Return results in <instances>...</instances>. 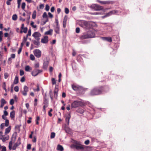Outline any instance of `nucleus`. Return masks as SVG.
I'll use <instances>...</instances> for the list:
<instances>
[{"mask_svg": "<svg viewBox=\"0 0 151 151\" xmlns=\"http://www.w3.org/2000/svg\"><path fill=\"white\" fill-rule=\"evenodd\" d=\"M106 87L101 86L94 88L91 89L89 94L91 96H94L101 94L102 92L105 91Z\"/></svg>", "mask_w": 151, "mask_h": 151, "instance_id": "obj_1", "label": "nucleus"}, {"mask_svg": "<svg viewBox=\"0 0 151 151\" xmlns=\"http://www.w3.org/2000/svg\"><path fill=\"white\" fill-rule=\"evenodd\" d=\"M95 36V34L91 31H89L84 33L80 37V39L83 40L86 39L92 38Z\"/></svg>", "mask_w": 151, "mask_h": 151, "instance_id": "obj_2", "label": "nucleus"}, {"mask_svg": "<svg viewBox=\"0 0 151 151\" xmlns=\"http://www.w3.org/2000/svg\"><path fill=\"white\" fill-rule=\"evenodd\" d=\"M83 104V102L79 101H74L71 104L72 108H76L79 106H81Z\"/></svg>", "mask_w": 151, "mask_h": 151, "instance_id": "obj_3", "label": "nucleus"}, {"mask_svg": "<svg viewBox=\"0 0 151 151\" xmlns=\"http://www.w3.org/2000/svg\"><path fill=\"white\" fill-rule=\"evenodd\" d=\"M91 7L95 11H100L103 9V7L96 4H92Z\"/></svg>", "mask_w": 151, "mask_h": 151, "instance_id": "obj_4", "label": "nucleus"}, {"mask_svg": "<svg viewBox=\"0 0 151 151\" xmlns=\"http://www.w3.org/2000/svg\"><path fill=\"white\" fill-rule=\"evenodd\" d=\"M11 140L9 142V148L10 150L12 149V142H14L16 139V136L14 135V134H13L12 137H11Z\"/></svg>", "mask_w": 151, "mask_h": 151, "instance_id": "obj_5", "label": "nucleus"}, {"mask_svg": "<svg viewBox=\"0 0 151 151\" xmlns=\"http://www.w3.org/2000/svg\"><path fill=\"white\" fill-rule=\"evenodd\" d=\"M32 36L36 40H40V37L41 36V35L39 32H35L32 34Z\"/></svg>", "mask_w": 151, "mask_h": 151, "instance_id": "obj_6", "label": "nucleus"}, {"mask_svg": "<svg viewBox=\"0 0 151 151\" xmlns=\"http://www.w3.org/2000/svg\"><path fill=\"white\" fill-rule=\"evenodd\" d=\"M35 55L38 58H40L41 56V51L38 49H36L33 52Z\"/></svg>", "mask_w": 151, "mask_h": 151, "instance_id": "obj_7", "label": "nucleus"}, {"mask_svg": "<svg viewBox=\"0 0 151 151\" xmlns=\"http://www.w3.org/2000/svg\"><path fill=\"white\" fill-rule=\"evenodd\" d=\"M28 87L26 86H24V91L22 92V94L24 96H26L27 95V92L28 91Z\"/></svg>", "mask_w": 151, "mask_h": 151, "instance_id": "obj_8", "label": "nucleus"}, {"mask_svg": "<svg viewBox=\"0 0 151 151\" xmlns=\"http://www.w3.org/2000/svg\"><path fill=\"white\" fill-rule=\"evenodd\" d=\"M97 1L101 4H110L113 3L112 1H102L99 0H97Z\"/></svg>", "mask_w": 151, "mask_h": 151, "instance_id": "obj_9", "label": "nucleus"}, {"mask_svg": "<svg viewBox=\"0 0 151 151\" xmlns=\"http://www.w3.org/2000/svg\"><path fill=\"white\" fill-rule=\"evenodd\" d=\"M72 87L73 89L75 91H79L81 89L82 87L77 86L73 85H72Z\"/></svg>", "mask_w": 151, "mask_h": 151, "instance_id": "obj_10", "label": "nucleus"}, {"mask_svg": "<svg viewBox=\"0 0 151 151\" xmlns=\"http://www.w3.org/2000/svg\"><path fill=\"white\" fill-rule=\"evenodd\" d=\"M48 37L45 36L43 38L41 39V42L43 43H46L48 42Z\"/></svg>", "mask_w": 151, "mask_h": 151, "instance_id": "obj_11", "label": "nucleus"}, {"mask_svg": "<svg viewBox=\"0 0 151 151\" xmlns=\"http://www.w3.org/2000/svg\"><path fill=\"white\" fill-rule=\"evenodd\" d=\"M101 38L103 40L109 42H111L112 41V39L111 37H102Z\"/></svg>", "mask_w": 151, "mask_h": 151, "instance_id": "obj_12", "label": "nucleus"}, {"mask_svg": "<svg viewBox=\"0 0 151 151\" xmlns=\"http://www.w3.org/2000/svg\"><path fill=\"white\" fill-rule=\"evenodd\" d=\"M70 114H68V115L66 116L65 121L67 123L68 125H69V120L70 118Z\"/></svg>", "mask_w": 151, "mask_h": 151, "instance_id": "obj_13", "label": "nucleus"}, {"mask_svg": "<svg viewBox=\"0 0 151 151\" xmlns=\"http://www.w3.org/2000/svg\"><path fill=\"white\" fill-rule=\"evenodd\" d=\"M32 42H33L34 44L37 46L36 47H37L38 46H39L40 45V40H32Z\"/></svg>", "mask_w": 151, "mask_h": 151, "instance_id": "obj_14", "label": "nucleus"}, {"mask_svg": "<svg viewBox=\"0 0 151 151\" xmlns=\"http://www.w3.org/2000/svg\"><path fill=\"white\" fill-rule=\"evenodd\" d=\"M75 147L77 150H83L84 149V147L82 145H75Z\"/></svg>", "mask_w": 151, "mask_h": 151, "instance_id": "obj_15", "label": "nucleus"}, {"mask_svg": "<svg viewBox=\"0 0 151 151\" xmlns=\"http://www.w3.org/2000/svg\"><path fill=\"white\" fill-rule=\"evenodd\" d=\"M21 142H17L13 145L12 149L14 150H15L16 149L17 147L19 146Z\"/></svg>", "mask_w": 151, "mask_h": 151, "instance_id": "obj_16", "label": "nucleus"}, {"mask_svg": "<svg viewBox=\"0 0 151 151\" xmlns=\"http://www.w3.org/2000/svg\"><path fill=\"white\" fill-rule=\"evenodd\" d=\"M53 32V30L50 29L48 31L45 32V35H52V32Z\"/></svg>", "mask_w": 151, "mask_h": 151, "instance_id": "obj_17", "label": "nucleus"}, {"mask_svg": "<svg viewBox=\"0 0 151 151\" xmlns=\"http://www.w3.org/2000/svg\"><path fill=\"white\" fill-rule=\"evenodd\" d=\"M32 76H35L38 75L37 70L35 69L32 72Z\"/></svg>", "mask_w": 151, "mask_h": 151, "instance_id": "obj_18", "label": "nucleus"}, {"mask_svg": "<svg viewBox=\"0 0 151 151\" xmlns=\"http://www.w3.org/2000/svg\"><path fill=\"white\" fill-rule=\"evenodd\" d=\"M15 111H12L10 113V117L12 119H14L15 117Z\"/></svg>", "mask_w": 151, "mask_h": 151, "instance_id": "obj_19", "label": "nucleus"}, {"mask_svg": "<svg viewBox=\"0 0 151 151\" xmlns=\"http://www.w3.org/2000/svg\"><path fill=\"white\" fill-rule=\"evenodd\" d=\"M55 32L57 34H59L60 31V28L59 26H56V27L54 29Z\"/></svg>", "mask_w": 151, "mask_h": 151, "instance_id": "obj_20", "label": "nucleus"}, {"mask_svg": "<svg viewBox=\"0 0 151 151\" xmlns=\"http://www.w3.org/2000/svg\"><path fill=\"white\" fill-rule=\"evenodd\" d=\"M67 20V18L65 17L63 19V27L64 28H65L66 27Z\"/></svg>", "mask_w": 151, "mask_h": 151, "instance_id": "obj_21", "label": "nucleus"}, {"mask_svg": "<svg viewBox=\"0 0 151 151\" xmlns=\"http://www.w3.org/2000/svg\"><path fill=\"white\" fill-rule=\"evenodd\" d=\"M57 150L60 151H63V146L60 145H58L57 146Z\"/></svg>", "mask_w": 151, "mask_h": 151, "instance_id": "obj_22", "label": "nucleus"}, {"mask_svg": "<svg viewBox=\"0 0 151 151\" xmlns=\"http://www.w3.org/2000/svg\"><path fill=\"white\" fill-rule=\"evenodd\" d=\"M9 139V137L8 135H6V137L3 136V137L2 139V140L3 142H4L6 140H8Z\"/></svg>", "mask_w": 151, "mask_h": 151, "instance_id": "obj_23", "label": "nucleus"}, {"mask_svg": "<svg viewBox=\"0 0 151 151\" xmlns=\"http://www.w3.org/2000/svg\"><path fill=\"white\" fill-rule=\"evenodd\" d=\"M11 129V127L10 126L6 128L5 130V134H6L9 133Z\"/></svg>", "mask_w": 151, "mask_h": 151, "instance_id": "obj_24", "label": "nucleus"}, {"mask_svg": "<svg viewBox=\"0 0 151 151\" xmlns=\"http://www.w3.org/2000/svg\"><path fill=\"white\" fill-rule=\"evenodd\" d=\"M49 62L48 61H45L43 64V68L44 69H46L48 66Z\"/></svg>", "mask_w": 151, "mask_h": 151, "instance_id": "obj_25", "label": "nucleus"}, {"mask_svg": "<svg viewBox=\"0 0 151 151\" xmlns=\"http://www.w3.org/2000/svg\"><path fill=\"white\" fill-rule=\"evenodd\" d=\"M58 89H55L54 91V98L56 99H57L58 96Z\"/></svg>", "mask_w": 151, "mask_h": 151, "instance_id": "obj_26", "label": "nucleus"}, {"mask_svg": "<svg viewBox=\"0 0 151 151\" xmlns=\"http://www.w3.org/2000/svg\"><path fill=\"white\" fill-rule=\"evenodd\" d=\"M25 70L26 71L28 72L32 70V68L29 65H27L25 67Z\"/></svg>", "mask_w": 151, "mask_h": 151, "instance_id": "obj_27", "label": "nucleus"}, {"mask_svg": "<svg viewBox=\"0 0 151 151\" xmlns=\"http://www.w3.org/2000/svg\"><path fill=\"white\" fill-rule=\"evenodd\" d=\"M18 78L17 76H16L14 81V84H17L18 83Z\"/></svg>", "mask_w": 151, "mask_h": 151, "instance_id": "obj_28", "label": "nucleus"}, {"mask_svg": "<svg viewBox=\"0 0 151 151\" xmlns=\"http://www.w3.org/2000/svg\"><path fill=\"white\" fill-rule=\"evenodd\" d=\"M37 12L36 10L33 11V14H32V18L33 19H35L36 18V16Z\"/></svg>", "mask_w": 151, "mask_h": 151, "instance_id": "obj_29", "label": "nucleus"}, {"mask_svg": "<svg viewBox=\"0 0 151 151\" xmlns=\"http://www.w3.org/2000/svg\"><path fill=\"white\" fill-rule=\"evenodd\" d=\"M88 22L87 21H84L82 24L83 27L86 28Z\"/></svg>", "mask_w": 151, "mask_h": 151, "instance_id": "obj_30", "label": "nucleus"}, {"mask_svg": "<svg viewBox=\"0 0 151 151\" xmlns=\"http://www.w3.org/2000/svg\"><path fill=\"white\" fill-rule=\"evenodd\" d=\"M17 18V15L16 14L13 15L12 17V19L14 20H16Z\"/></svg>", "mask_w": 151, "mask_h": 151, "instance_id": "obj_31", "label": "nucleus"}, {"mask_svg": "<svg viewBox=\"0 0 151 151\" xmlns=\"http://www.w3.org/2000/svg\"><path fill=\"white\" fill-rule=\"evenodd\" d=\"M6 83L5 82H4L3 83V89L5 90V91H6V92H7V90L6 89Z\"/></svg>", "mask_w": 151, "mask_h": 151, "instance_id": "obj_32", "label": "nucleus"}, {"mask_svg": "<svg viewBox=\"0 0 151 151\" xmlns=\"http://www.w3.org/2000/svg\"><path fill=\"white\" fill-rule=\"evenodd\" d=\"M55 136V133L54 132H52L51 133L50 138L51 139L53 138Z\"/></svg>", "mask_w": 151, "mask_h": 151, "instance_id": "obj_33", "label": "nucleus"}, {"mask_svg": "<svg viewBox=\"0 0 151 151\" xmlns=\"http://www.w3.org/2000/svg\"><path fill=\"white\" fill-rule=\"evenodd\" d=\"M5 126H6V127H7L9 126V121L8 119H6L5 120Z\"/></svg>", "mask_w": 151, "mask_h": 151, "instance_id": "obj_34", "label": "nucleus"}, {"mask_svg": "<svg viewBox=\"0 0 151 151\" xmlns=\"http://www.w3.org/2000/svg\"><path fill=\"white\" fill-rule=\"evenodd\" d=\"M25 6H26V4H25V3H24V2L22 3V9L24 10V9L25 8Z\"/></svg>", "mask_w": 151, "mask_h": 151, "instance_id": "obj_35", "label": "nucleus"}, {"mask_svg": "<svg viewBox=\"0 0 151 151\" xmlns=\"http://www.w3.org/2000/svg\"><path fill=\"white\" fill-rule=\"evenodd\" d=\"M30 59L31 60H35V58L34 55L32 54H31L30 56Z\"/></svg>", "mask_w": 151, "mask_h": 151, "instance_id": "obj_36", "label": "nucleus"}, {"mask_svg": "<svg viewBox=\"0 0 151 151\" xmlns=\"http://www.w3.org/2000/svg\"><path fill=\"white\" fill-rule=\"evenodd\" d=\"M2 31H0V42H1L2 40Z\"/></svg>", "mask_w": 151, "mask_h": 151, "instance_id": "obj_37", "label": "nucleus"}, {"mask_svg": "<svg viewBox=\"0 0 151 151\" xmlns=\"http://www.w3.org/2000/svg\"><path fill=\"white\" fill-rule=\"evenodd\" d=\"M1 103L4 104H5L6 103V101L4 99H2L1 100Z\"/></svg>", "mask_w": 151, "mask_h": 151, "instance_id": "obj_38", "label": "nucleus"}, {"mask_svg": "<svg viewBox=\"0 0 151 151\" xmlns=\"http://www.w3.org/2000/svg\"><path fill=\"white\" fill-rule=\"evenodd\" d=\"M31 35V29H29L28 33L27 35V37H28V36H30Z\"/></svg>", "mask_w": 151, "mask_h": 151, "instance_id": "obj_39", "label": "nucleus"}, {"mask_svg": "<svg viewBox=\"0 0 151 151\" xmlns=\"http://www.w3.org/2000/svg\"><path fill=\"white\" fill-rule=\"evenodd\" d=\"M4 78L5 79H6L8 77V76H9V75L8 73H4Z\"/></svg>", "mask_w": 151, "mask_h": 151, "instance_id": "obj_40", "label": "nucleus"}, {"mask_svg": "<svg viewBox=\"0 0 151 151\" xmlns=\"http://www.w3.org/2000/svg\"><path fill=\"white\" fill-rule=\"evenodd\" d=\"M43 104H45L44 105L46 106V107L47 106V104H48V101L46 99H45V100L44 101Z\"/></svg>", "mask_w": 151, "mask_h": 151, "instance_id": "obj_41", "label": "nucleus"}, {"mask_svg": "<svg viewBox=\"0 0 151 151\" xmlns=\"http://www.w3.org/2000/svg\"><path fill=\"white\" fill-rule=\"evenodd\" d=\"M42 17L43 18H46L47 17V13L46 12H44L42 15Z\"/></svg>", "mask_w": 151, "mask_h": 151, "instance_id": "obj_42", "label": "nucleus"}, {"mask_svg": "<svg viewBox=\"0 0 151 151\" xmlns=\"http://www.w3.org/2000/svg\"><path fill=\"white\" fill-rule=\"evenodd\" d=\"M19 87L17 86H16L14 88V90L16 92H18L19 91Z\"/></svg>", "mask_w": 151, "mask_h": 151, "instance_id": "obj_43", "label": "nucleus"}, {"mask_svg": "<svg viewBox=\"0 0 151 151\" xmlns=\"http://www.w3.org/2000/svg\"><path fill=\"white\" fill-rule=\"evenodd\" d=\"M110 13H111V15L114 14L117 12V11L115 10H112L110 12Z\"/></svg>", "mask_w": 151, "mask_h": 151, "instance_id": "obj_44", "label": "nucleus"}, {"mask_svg": "<svg viewBox=\"0 0 151 151\" xmlns=\"http://www.w3.org/2000/svg\"><path fill=\"white\" fill-rule=\"evenodd\" d=\"M50 7L48 4H47L45 6V10L46 11H48L49 10Z\"/></svg>", "mask_w": 151, "mask_h": 151, "instance_id": "obj_45", "label": "nucleus"}, {"mask_svg": "<svg viewBox=\"0 0 151 151\" xmlns=\"http://www.w3.org/2000/svg\"><path fill=\"white\" fill-rule=\"evenodd\" d=\"M52 82L53 85H54L56 84V81L55 79L53 78L52 79Z\"/></svg>", "mask_w": 151, "mask_h": 151, "instance_id": "obj_46", "label": "nucleus"}, {"mask_svg": "<svg viewBox=\"0 0 151 151\" xmlns=\"http://www.w3.org/2000/svg\"><path fill=\"white\" fill-rule=\"evenodd\" d=\"M14 103V101L13 99H12L10 100V104L11 105H13Z\"/></svg>", "mask_w": 151, "mask_h": 151, "instance_id": "obj_47", "label": "nucleus"}, {"mask_svg": "<svg viewBox=\"0 0 151 151\" xmlns=\"http://www.w3.org/2000/svg\"><path fill=\"white\" fill-rule=\"evenodd\" d=\"M4 126H5L4 123H2L0 125V127L1 129H4Z\"/></svg>", "mask_w": 151, "mask_h": 151, "instance_id": "obj_48", "label": "nucleus"}, {"mask_svg": "<svg viewBox=\"0 0 151 151\" xmlns=\"http://www.w3.org/2000/svg\"><path fill=\"white\" fill-rule=\"evenodd\" d=\"M37 88L36 89H34V91H40V88H39V86L38 84H37Z\"/></svg>", "mask_w": 151, "mask_h": 151, "instance_id": "obj_49", "label": "nucleus"}, {"mask_svg": "<svg viewBox=\"0 0 151 151\" xmlns=\"http://www.w3.org/2000/svg\"><path fill=\"white\" fill-rule=\"evenodd\" d=\"M69 12L68 9L67 8H65V12L66 14H68Z\"/></svg>", "mask_w": 151, "mask_h": 151, "instance_id": "obj_50", "label": "nucleus"}, {"mask_svg": "<svg viewBox=\"0 0 151 151\" xmlns=\"http://www.w3.org/2000/svg\"><path fill=\"white\" fill-rule=\"evenodd\" d=\"M91 25L90 22H88V24L87 25L86 27V29H89L91 27Z\"/></svg>", "mask_w": 151, "mask_h": 151, "instance_id": "obj_51", "label": "nucleus"}, {"mask_svg": "<svg viewBox=\"0 0 151 151\" xmlns=\"http://www.w3.org/2000/svg\"><path fill=\"white\" fill-rule=\"evenodd\" d=\"M24 74V71L22 70H20V75L21 76H22Z\"/></svg>", "mask_w": 151, "mask_h": 151, "instance_id": "obj_52", "label": "nucleus"}, {"mask_svg": "<svg viewBox=\"0 0 151 151\" xmlns=\"http://www.w3.org/2000/svg\"><path fill=\"white\" fill-rule=\"evenodd\" d=\"M52 111V109H51L50 111L48 112V115L49 116H52V114L51 113V112Z\"/></svg>", "mask_w": 151, "mask_h": 151, "instance_id": "obj_53", "label": "nucleus"}, {"mask_svg": "<svg viewBox=\"0 0 151 151\" xmlns=\"http://www.w3.org/2000/svg\"><path fill=\"white\" fill-rule=\"evenodd\" d=\"M40 119V117L39 116H37V118L36 120V124H37L38 125L39 124V122H38V120Z\"/></svg>", "mask_w": 151, "mask_h": 151, "instance_id": "obj_54", "label": "nucleus"}, {"mask_svg": "<svg viewBox=\"0 0 151 151\" xmlns=\"http://www.w3.org/2000/svg\"><path fill=\"white\" fill-rule=\"evenodd\" d=\"M2 132L1 131H0V139H2L4 135H2Z\"/></svg>", "mask_w": 151, "mask_h": 151, "instance_id": "obj_55", "label": "nucleus"}, {"mask_svg": "<svg viewBox=\"0 0 151 151\" xmlns=\"http://www.w3.org/2000/svg\"><path fill=\"white\" fill-rule=\"evenodd\" d=\"M23 29V32L24 33H26L27 32V27H25Z\"/></svg>", "mask_w": 151, "mask_h": 151, "instance_id": "obj_56", "label": "nucleus"}, {"mask_svg": "<svg viewBox=\"0 0 151 151\" xmlns=\"http://www.w3.org/2000/svg\"><path fill=\"white\" fill-rule=\"evenodd\" d=\"M80 29L79 27H77L76 29V32L78 33L80 32Z\"/></svg>", "mask_w": 151, "mask_h": 151, "instance_id": "obj_57", "label": "nucleus"}, {"mask_svg": "<svg viewBox=\"0 0 151 151\" xmlns=\"http://www.w3.org/2000/svg\"><path fill=\"white\" fill-rule=\"evenodd\" d=\"M32 118L31 117H29V119L28 120H27V123L28 124H30L31 123V120L32 119Z\"/></svg>", "mask_w": 151, "mask_h": 151, "instance_id": "obj_58", "label": "nucleus"}, {"mask_svg": "<svg viewBox=\"0 0 151 151\" xmlns=\"http://www.w3.org/2000/svg\"><path fill=\"white\" fill-rule=\"evenodd\" d=\"M25 81V78L24 77H22L20 80V81L22 82H24Z\"/></svg>", "mask_w": 151, "mask_h": 151, "instance_id": "obj_59", "label": "nucleus"}, {"mask_svg": "<svg viewBox=\"0 0 151 151\" xmlns=\"http://www.w3.org/2000/svg\"><path fill=\"white\" fill-rule=\"evenodd\" d=\"M55 23L56 24V26H59L58 24V21L57 19H55Z\"/></svg>", "mask_w": 151, "mask_h": 151, "instance_id": "obj_60", "label": "nucleus"}, {"mask_svg": "<svg viewBox=\"0 0 151 151\" xmlns=\"http://www.w3.org/2000/svg\"><path fill=\"white\" fill-rule=\"evenodd\" d=\"M89 141L88 140H87L85 141L84 143L86 145H88L89 143Z\"/></svg>", "mask_w": 151, "mask_h": 151, "instance_id": "obj_61", "label": "nucleus"}, {"mask_svg": "<svg viewBox=\"0 0 151 151\" xmlns=\"http://www.w3.org/2000/svg\"><path fill=\"white\" fill-rule=\"evenodd\" d=\"M4 115L5 116H7L8 115V113L7 111L6 110H5L4 112Z\"/></svg>", "mask_w": 151, "mask_h": 151, "instance_id": "obj_62", "label": "nucleus"}, {"mask_svg": "<svg viewBox=\"0 0 151 151\" xmlns=\"http://www.w3.org/2000/svg\"><path fill=\"white\" fill-rule=\"evenodd\" d=\"M54 10H55V7H54V6H52V7L51 8V9H50L51 12H54Z\"/></svg>", "mask_w": 151, "mask_h": 151, "instance_id": "obj_63", "label": "nucleus"}, {"mask_svg": "<svg viewBox=\"0 0 151 151\" xmlns=\"http://www.w3.org/2000/svg\"><path fill=\"white\" fill-rule=\"evenodd\" d=\"M31 145L30 144H28L27 145V149L29 150L31 148Z\"/></svg>", "mask_w": 151, "mask_h": 151, "instance_id": "obj_64", "label": "nucleus"}]
</instances>
